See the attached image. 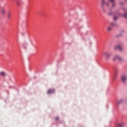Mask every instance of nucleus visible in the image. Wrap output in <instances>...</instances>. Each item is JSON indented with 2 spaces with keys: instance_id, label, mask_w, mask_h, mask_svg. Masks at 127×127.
I'll list each match as a JSON object with an SVG mask.
<instances>
[{
  "instance_id": "nucleus-6",
  "label": "nucleus",
  "mask_w": 127,
  "mask_h": 127,
  "mask_svg": "<svg viewBox=\"0 0 127 127\" xmlns=\"http://www.w3.org/2000/svg\"><path fill=\"white\" fill-rule=\"evenodd\" d=\"M122 81L123 82V83H125L126 81L127 80V75H123L122 76Z\"/></svg>"
},
{
  "instance_id": "nucleus-14",
  "label": "nucleus",
  "mask_w": 127,
  "mask_h": 127,
  "mask_svg": "<svg viewBox=\"0 0 127 127\" xmlns=\"http://www.w3.org/2000/svg\"><path fill=\"white\" fill-rule=\"evenodd\" d=\"M110 26H116V23H111Z\"/></svg>"
},
{
  "instance_id": "nucleus-1",
  "label": "nucleus",
  "mask_w": 127,
  "mask_h": 127,
  "mask_svg": "<svg viewBox=\"0 0 127 127\" xmlns=\"http://www.w3.org/2000/svg\"><path fill=\"white\" fill-rule=\"evenodd\" d=\"M117 60H118V61H120V62H123V61H124V59H123L120 55H116L113 57V61H117Z\"/></svg>"
},
{
  "instance_id": "nucleus-16",
  "label": "nucleus",
  "mask_w": 127,
  "mask_h": 127,
  "mask_svg": "<svg viewBox=\"0 0 127 127\" xmlns=\"http://www.w3.org/2000/svg\"><path fill=\"white\" fill-rule=\"evenodd\" d=\"M114 19L115 20H117V19H118V16H114Z\"/></svg>"
},
{
  "instance_id": "nucleus-11",
  "label": "nucleus",
  "mask_w": 127,
  "mask_h": 127,
  "mask_svg": "<svg viewBox=\"0 0 127 127\" xmlns=\"http://www.w3.org/2000/svg\"><path fill=\"white\" fill-rule=\"evenodd\" d=\"M6 75V74L5 73V72L3 71L0 72V76H1L2 77H4Z\"/></svg>"
},
{
  "instance_id": "nucleus-15",
  "label": "nucleus",
  "mask_w": 127,
  "mask_h": 127,
  "mask_svg": "<svg viewBox=\"0 0 127 127\" xmlns=\"http://www.w3.org/2000/svg\"><path fill=\"white\" fill-rule=\"evenodd\" d=\"M16 3H17V5H18V6H19L20 5V2L19 1H17Z\"/></svg>"
},
{
  "instance_id": "nucleus-17",
  "label": "nucleus",
  "mask_w": 127,
  "mask_h": 127,
  "mask_svg": "<svg viewBox=\"0 0 127 127\" xmlns=\"http://www.w3.org/2000/svg\"><path fill=\"white\" fill-rule=\"evenodd\" d=\"M55 120H56V121H58L59 120V117H56L55 118Z\"/></svg>"
},
{
  "instance_id": "nucleus-2",
  "label": "nucleus",
  "mask_w": 127,
  "mask_h": 127,
  "mask_svg": "<svg viewBox=\"0 0 127 127\" xmlns=\"http://www.w3.org/2000/svg\"><path fill=\"white\" fill-rule=\"evenodd\" d=\"M103 55L105 56V60L108 61V60H110V58H111V56H112V54L108 52H104L103 53Z\"/></svg>"
},
{
  "instance_id": "nucleus-9",
  "label": "nucleus",
  "mask_w": 127,
  "mask_h": 127,
  "mask_svg": "<svg viewBox=\"0 0 127 127\" xmlns=\"http://www.w3.org/2000/svg\"><path fill=\"white\" fill-rule=\"evenodd\" d=\"M125 126V124L124 123H119L117 125V127H123Z\"/></svg>"
},
{
  "instance_id": "nucleus-8",
  "label": "nucleus",
  "mask_w": 127,
  "mask_h": 127,
  "mask_svg": "<svg viewBox=\"0 0 127 127\" xmlns=\"http://www.w3.org/2000/svg\"><path fill=\"white\" fill-rule=\"evenodd\" d=\"M0 13L1 15H5V9L3 8H1Z\"/></svg>"
},
{
  "instance_id": "nucleus-3",
  "label": "nucleus",
  "mask_w": 127,
  "mask_h": 127,
  "mask_svg": "<svg viewBox=\"0 0 127 127\" xmlns=\"http://www.w3.org/2000/svg\"><path fill=\"white\" fill-rule=\"evenodd\" d=\"M114 50H119V51H123V46L121 45H116L114 47Z\"/></svg>"
},
{
  "instance_id": "nucleus-20",
  "label": "nucleus",
  "mask_w": 127,
  "mask_h": 127,
  "mask_svg": "<svg viewBox=\"0 0 127 127\" xmlns=\"http://www.w3.org/2000/svg\"><path fill=\"white\" fill-rule=\"evenodd\" d=\"M126 0V1H127V0Z\"/></svg>"
},
{
  "instance_id": "nucleus-18",
  "label": "nucleus",
  "mask_w": 127,
  "mask_h": 127,
  "mask_svg": "<svg viewBox=\"0 0 127 127\" xmlns=\"http://www.w3.org/2000/svg\"><path fill=\"white\" fill-rule=\"evenodd\" d=\"M121 102H122V101H119L118 103H121Z\"/></svg>"
},
{
  "instance_id": "nucleus-13",
  "label": "nucleus",
  "mask_w": 127,
  "mask_h": 127,
  "mask_svg": "<svg viewBox=\"0 0 127 127\" xmlns=\"http://www.w3.org/2000/svg\"><path fill=\"white\" fill-rule=\"evenodd\" d=\"M112 29H113L112 27H107L108 31H111V30H112Z\"/></svg>"
},
{
  "instance_id": "nucleus-5",
  "label": "nucleus",
  "mask_w": 127,
  "mask_h": 127,
  "mask_svg": "<svg viewBox=\"0 0 127 127\" xmlns=\"http://www.w3.org/2000/svg\"><path fill=\"white\" fill-rule=\"evenodd\" d=\"M104 5H106V6H109V2H107L105 1V0H102L101 2V6H104Z\"/></svg>"
},
{
  "instance_id": "nucleus-12",
  "label": "nucleus",
  "mask_w": 127,
  "mask_h": 127,
  "mask_svg": "<svg viewBox=\"0 0 127 127\" xmlns=\"http://www.w3.org/2000/svg\"><path fill=\"white\" fill-rule=\"evenodd\" d=\"M124 16L126 18H127V11H126L124 14Z\"/></svg>"
},
{
  "instance_id": "nucleus-10",
  "label": "nucleus",
  "mask_w": 127,
  "mask_h": 127,
  "mask_svg": "<svg viewBox=\"0 0 127 127\" xmlns=\"http://www.w3.org/2000/svg\"><path fill=\"white\" fill-rule=\"evenodd\" d=\"M11 16V13H10V12H7V19H10Z\"/></svg>"
},
{
  "instance_id": "nucleus-4",
  "label": "nucleus",
  "mask_w": 127,
  "mask_h": 127,
  "mask_svg": "<svg viewBox=\"0 0 127 127\" xmlns=\"http://www.w3.org/2000/svg\"><path fill=\"white\" fill-rule=\"evenodd\" d=\"M115 1H116V0H108L106 2H108L109 6H110V2H111L112 4V7H114V6H115L116 5Z\"/></svg>"
},
{
  "instance_id": "nucleus-7",
  "label": "nucleus",
  "mask_w": 127,
  "mask_h": 127,
  "mask_svg": "<svg viewBox=\"0 0 127 127\" xmlns=\"http://www.w3.org/2000/svg\"><path fill=\"white\" fill-rule=\"evenodd\" d=\"M55 92V90L54 89H49L47 91V94L50 95V94H53Z\"/></svg>"
},
{
  "instance_id": "nucleus-19",
  "label": "nucleus",
  "mask_w": 127,
  "mask_h": 127,
  "mask_svg": "<svg viewBox=\"0 0 127 127\" xmlns=\"http://www.w3.org/2000/svg\"><path fill=\"white\" fill-rule=\"evenodd\" d=\"M13 0V1H14V0Z\"/></svg>"
}]
</instances>
